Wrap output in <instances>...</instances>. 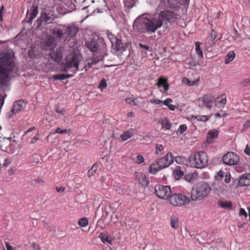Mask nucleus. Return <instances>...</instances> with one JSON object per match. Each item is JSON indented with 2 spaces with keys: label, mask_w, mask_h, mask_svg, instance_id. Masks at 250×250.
<instances>
[{
  "label": "nucleus",
  "mask_w": 250,
  "mask_h": 250,
  "mask_svg": "<svg viewBox=\"0 0 250 250\" xmlns=\"http://www.w3.org/2000/svg\"><path fill=\"white\" fill-rule=\"evenodd\" d=\"M133 133L131 130H128L124 132V133L120 135V138L122 141L124 142L130 139L133 136Z\"/></svg>",
  "instance_id": "obj_27"
},
{
  "label": "nucleus",
  "mask_w": 250,
  "mask_h": 250,
  "mask_svg": "<svg viewBox=\"0 0 250 250\" xmlns=\"http://www.w3.org/2000/svg\"><path fill=\"white\" fill-rule=\"evenodd\" d=\"M216 32L214 30H212L211 32L210 36L207 39V43L208 40V45H207L208 47L213 46L215 43L214 40L216 38Z\"/></svg>",
  "instance_id": "obj_26"
},
{
  "label": "nucleus",
  "mask_w": 250,
  "mask_h": 250,
  "mask_svg": "<svg viewBox=\"0 0 250 250\" xmlns=\"http://www.w3.org/2000/svg\"><path fill=\"white\" fill-rule=\"evenodd\" d=\"M173 174L177 179H179L183 176L184 172L181 170L180 167H177L173 171Z\"/></svg>",
  "instance_id": "obj_37"
},
{
  "label": "nucleus",
  "mask_w": 250,
  "mask_h": 250,
  "mask_svg": "<svg viewBox=\"0 0 250 250\" xmlns=\"http://www.w3.org/2000/svg\"><path fill=\"white\" fill-rule=\"evenodd\" d=\"M39 140V133H37V134L33 138L31 139V140L30 142V144H34Z\"/></svg>",
  "instance_id": "obj_49"
},
{
  "label": "nucleus",
  "mask_w": 250,
  "mask_h": 250,
  "mask_svg": "<svg viewBox=\"0 0 250 250\" xmlns=\"http://www.w3.org/2000/svg\"><path fill=\"white\" fill-rule=\"evenodd\" d=\"M188 161L192 167L202 168L207 166L208 163V157L205 152L200 151L191 155L188 158Z\"/></svg>",
  "instance_id": "obj_5"
},
{
  "label": "nucleus",
  "mask_w": 250,
  "mask_h": 250,
  "mask_svg": "<svg viewBox=\"0 0 250 250\" xmlns=\"http://www.w3.org/2000/svg\"><path fill=\"white\" fill-rule=\"evenodd\" d=\"M139 182L142 186H147L148 184V179L144 173H139L137 175Z\"/></svg>",
  "instance_id": "obj_25"
},
{
  "label": "nucleus",
  "mask_w": 250,
  "mask_h": 250,
  "mask_svg": "<svg viewBox=\"0 0 250 250\" xmlns=\"http://www.w3.org/2000/svg\"><path fill=\"white\" fill-rule=\"evenodd\" d=\"M210 187L204 182H200L194 185L191 190L190 198L192 201H201L210 192Z\"/></svg>",
  "instance_id": "obj_4"
},
{
  "label": "nucleus",
  "mask_w": 250,
  "mask_h": 250,
  "mask_svg": "<svg viewBox=\"0 0 250 250\" xmlns=\"http://www.w3.org/2000/svg\"><path fill=\"white\" fill-rule=\"evenodd\" d=\"M80 56L75 54H70L67 57L65 62L63 65L62 71L67 74H56L52 76L54 80H64L66 79L73 77L79 69Z\"/></svg>",
  "instance_id": "obj_3"
},
{
  "label": "nucleus",
  "mask_w": 250,
  "mask_h": 250,
  "mask_svg": "<svg viewBox=\"0 0 250 250\" xmlns=\"http://www.w3.org/2000/svg\"><path fill=\"white\" fill-rule=\"evenodd\" d=\"M170 226L174 229H177L179 227V219L174 215H172L170 219Z\"/></svg>",
  "instance_id": "obj_28"
},
{
  "label": "nucleus",
  "mask_w": 250,
  "mask_h": 250,
  "mask_svg": "<svg viewBox=\"0 0 250 250\" xmlns=\"http://www.w3.org/2000/svg\"><path fill=\"white\" fill-rule=\"evenodd\" d=\"M235 58V53L233 51H229L227 53V55L225 59V62L228 64L230 62L232 61Z\"/></svg>",
  "instance_id": "obj_32"
},
{
  "label": "nucleus",
  "mask_w": 250,
  "mask_h": 250,
  "mask_svg": "<svg viewBox=\"0 0 250 250\" xmlns=\"http://www.w3.org/2000/svg\"><path fill=\"white\" fill-rule=\"evenodd\" d=\"M149 102L151 104H158L160 103H162V101H161L158 99H152L149 100Z\"/></svg>",
  "instance_id": "obj_53"
},
{
  "label": "nucleus",
  "mask_w": 250,
  "mask_h": 250,
  "mask_svg": "<svg viewBox=\"0 0 250 250\" xmlns=\"http://www.w3.org/2000/svg\"><path fill=\"white\" fill-rule=\"evenodd\" d=\"M218 204L222 208L229 209H232V203L230 201H219Z\"/></svg>",
  "instance_id": "obj_30"
},
{
  "label": "nucleus",
  "mask_w": 250,
  "mask_h": 250,
  "mask_svg": "<svg viewBox=\"0 0 250 250\" xmlns=\"http://www.w3.org/2000/svg\"><path fill=\"white\" fill-rule=\"evenodd\" d=\"M187 1V0H161V2L164 4L165 7L176 8L182 3Z\"/></svg>",
  "instance_id": "obj_12"
},
{
  "label": "nucleus",
  "mask_w": 250,
  "mask_h": 250,
  "mask_svg": "<svg viewBox=\"0 0 250 250\" xmlns=\"http://www.w3.org/2000/svg\"><path fill=\"white\" fill-rule=\"evenodd\" d=\"M218 134L219 131L215 129L209 131L207 135L206 141L209 144L213 143L215 140L217 139Z\"/></svg>",
  "instance_id": "obj_18"
},
{
  "label": "nucleus",
  "mask_w": 250,
  "mask_h": 250,
  "mask_svg": "<svg viewBox=\"0 0 250 250\" xmlns=\"http://www.w3.org/2000/svg\"><path fill=\"white\" fill-rule=\"evenodd\" d=\"M157 165L160 169H163L169 166L174 162V157L171 152H168L167 155L157 160Z\"/></svg>",
  "instance_id": "obj_10"
},
{
  "label": "nucleus",
  "mask_w": 250,
  "mask_h": 250,
  "mask_svg": "<svg viewBox=\"0 0 250 250\" xmlns=\"http://www.w3.org/2000/svg\"><path fill=\"white\" fill-rule=\"evenodd\" d=\"M87 48L92 52H97L99 48V45L96 41L91 40L86 43Z\"/></svg>",
  "instance_id": "obj_23"
},
{
  "label": "nucleus",
  "mask_w": 250,
  "mask_h": 250,
  "mask_svg": "<svg viewBox=\"0 0 250 250\" xmlns=\"http://www.w3.org/2000/svg\"><path fill=\"white\" fill-rule=\"evenodd\" d=\"M107 84L106 80L104 79H102V80L100 81L99 87L100 88H104L106 87Z\"/></svg>",
  "instance_id": "obj_48"
},
{
  "label": "nucleus",
  "mask_w": 250,
  "mask_h": 250,
  "mask_svg": "<svg viewBox=\"0 0 250 250\" xmlns=\"http://www.w3.org/2000/svg\"><path fill=\"white\" fill-rule=\"evenodd\" d=\"M139 45L141 48V51L142 53L145 52L146 54V52H145V51H147V50L151 51V50L150 49V46L147 45H145V44H143L142 43H139Z\"/></svg>",
  "instance_id": "obj_43"
},
{
  "label": "nucleus",
  "mask_w": 250,
  "mask_h": 250,
  "mask_svg": "<svg viewBox=\"0 0 250 250\" xmlns=\"http://www.w3.org/2000/svg\"><path fill=\"white\" fill-rule=\"evenodd\" d=\"M174 160L178 164L180 165H186L188 163V160L187 158L182 156H178L174 158Z\"/></svg>",
  "instance_id": "obj_31"
},
{
  "label": "nucleus",
  "mask_w": 250,
  "mask_h": 250,
  "mask_svg": "<svg viewBox=\"0 0 250 250\" xmlns=\"http://www.w3.org/2000/svg\"><path fill=\"white\" fill-rule=\"evenodd\" d=\"M98 166L97 164H94L91 168L88 170L87 172V175L88 177H91L96 172Z\"/></svg>",
  "instance_id": "obj_40"
},
{
  "label": "nucleus",
  "mask_w": 250,
  "mask_h": 250,
  "mask_svg": "<svg viewBox=\"0 0 250 250\" xmlns=\"http://www.w3.org/2000/svg\"><path fill=\"white\" fill-rule=\"evenodd\" d=\"M56 189L58 192H62L65 190V188L63 187H56Z\"/></svg>",
  "instance_id": "obj_61"
},
{
  "label": "nucleus",
  "mask_w": 250,
  "mask_h": 250,
  "mask_svg": "<svg viewBox=\"0 0 250 250\" xmlns=\"http://www.w3.org/2000/svg\"><path fill=\"white\" fill-rule=\"evenodd\" d=\"M239 214L240 216L244 215L245 217H247V213L244 208H241Z\"/></svg>",
  "instance_id": "obj_55"
},
{
  "label": "nucleus",
  "mask_w": 250,
  "mask_h": 250,
  "mask_svg": "<svg viewBox=\"0 0 250 250\" xmlns=\"http://www.w3.org/2000/svg\"><path fill=\"white\" fill-rule=\"evenodd\" d=\"M65 37L66 38H73L76 36V34L79 30L78 26L72 24L69 26H64Z\"/></svg>",
  "instance_id": "obj_11"
},
{
  "label": "nucleus",
  "mask_w": 250,
  "mask_h": 250,
  "mask_svg": "<svg viewBox=\"0 0 250 250\" xmlns=\"http://www.w3.org/2000/svg\"><path fill=\"white\" fill-rule=\"evenodd\" d=\"M5 246L7 250H15V249L10 246L7 242L5 243Z\"/></svg>",
  "instance_id": "obj_62"
},
{
  "label": "nucleus",
  "mask_w": 250,
  "mask_h": 250,
  "mask_svg": "<svg viewBox=\"0 0 250 250\" xmlns=\"http://www.w3.org/2000/svg\"><path fill=\"white\" fill-rule=\"evenodd\" d=\"M15 66L14 54L4 53L0 57V90L7 88L9 72Z\"/></svg>",
  "instance_id": "obj_2"
},
{
  "label": "nucleus",
  "mask_w": 250,
  "mask_h": 250,
  "mask_svg": "<svg viewBox=\"0 0 250 250\" xmlns=\"http://www.w3.org/2000/svg\"><path fill=\"white\" fill-rule=\"evenodd\" d=\"M70 132L69 129H62L60 127H57L55 131V133H60V134H63V133H67Z\"/></svg>",
  "instance_id": "obj_46"
},
{
  "label": "nucleus",
  "mask_w": 250,
  "mask_h": 250,
  "mask_svg": "<svg viewBox=\"0 0 250 250\" xmlns=\"http://www.w3.org/2000/svg\"><path fill=\"white\" fill-rule=\"evenodd\" d=\"M78 225L82 228L86 227L88 224V221L86 217H83L79 220Z\"/></svg>",
  "instance_id": "obj_38"
},
{
  "label": "nucleus",
  "mask_w": 250,
  "mask_h": 250,
  "mask_svg": "<svg viewBox=\"0 0 250 250\" xmlns=\"http://www.w3.org/2000/svg\"><path fill=\"white\" fill-rule=\"evenodd\" d=\"M156 195L159 198L167 199L171 193V188L169 186L161 185H156L155 187Z\"/></svg>",
  "instance_id": "obj_7"
},
{
  "label": "nucleus",
  "mask_w": 250,
  "mask_h": 250,
  "mask_svg": "<svg viewBox=\"0 0 250 250\" xmlns=\"http://www.w3.org/2000/svg\"><path fill=\"white\" fill-rule=\"evenodd\" d=\"M31 12H30V21H32L37 16L38 14V7L37 6H33L30 9Z\"/></svg>",
  "instance_id": "obj_35"
},
{
  "label": "nucleus",
  "mask_w": 250,
  "mask_h": 250,
  "mask_svg": "<svg viewBox=\"0 0 250 250\" xmlns=\"http://www.w3.org/2000/svg\"><path fill=\"white\" fill-rule=\"evenodd\" d=\"M136 0H124L125 5L128 8H132L135 4Z\"/></svg>",
  "instance_id": "obj_41"
},
{
  "label": "nucleus",
  "mask_w": 250,
  "mask_h": 250,
  "mask_svg": "<svg viewBox=\"0 0 250 250\" xmlns=\"http://www.w3.org/2000/svg\"><path fill=\"white\" fill-rule=\"evenodd\" d=\"M211 117L210 116H207V115H192L191 116V119H196L198 121L200 122H206L208 121Z\"/></svg>",
  "instance_id": "obj_29"
},
{
  "label": "nucleus",
  "mask_w": 250,
  "mask_h": 250,
  "mask_svg": "<svg viewBox=\"0 0 250 250\" xmlns=\"http://www.w3.org/2000/svg\"><path fill=\"white\" fill-rule=\"evenodd\" d=\"M111 45L113 49L116 51H124L125 50V45L120 38H118L117 40Z\"/></svg>",
  "instance_id": "obj_16"
},
{
  "label": "nucleus",
  "mask_w": 250,
  "mask_h": 250,
  "mask_svg": "<svg viewBox=\"0 0 250 250\" xmlns=\"http://www.w3.org/2000/svg\"><path fill=\"white\" fill-rule=\"evenodd\" d=\"M101 60L102 57L101 56H94L89 59L87 60V64L85 65L83 67L85 69V71H86L88 70L90 68L92 67L93 65L97 64Z\"/></svg>",
  "instance_id": "obj_17"
},
{
  "label": "nucleus",
  "mask_w": 250,
  "mask_h": 250,
  "mask_svg": "<svg viewBox=\"0 0 250 250\" xmlns=\"http://www.w3.org/2000/svg\"><path fill=\"white\" fill-rule=\"evenodd\" d=\"M144 159L142 155H139L136 157V162L139 164L143 163Z\"/></svg>",
  "instance_id": "obj_50"
},
{
  "label": "nucleus",
  "mask_w": 250,
  "mask_h": 250,
  "mask_svg": "<svg viewBox=\"0 0 250 250\" xmlns=\"http://www.w3.org/2000/svg\"><path fill=\"white\" fill-rule=\"evenodd\" d=\"M107 38L108 40L110 41L111 44H113V43H114V42H115L118 39V38L116 36L111 33L107 34Z\"/></svg>",
  "instance_id": "obj_44"
},
{
  "label": "nucleus",
  "mask_w": 250,
  "mask_h": 250,
  "mask_svg": "<svg viewBox=\"0 0 250 250\" xmlns=\"http://www.w3.org/2000/svg\"><path fill=\"white\" fill-rule=\"evenodd\" d=\"M4 6L2 5L0 9V21H2L3 20V15L4 14Z\"/></svg>",
  "instance_id": "obj_54"
},
{
  "label": "nucleus",
  "mask_w": 250,
  "mask_h": 250,
  "mask_svg": "<svg viewBox=\"0 0 250 250\" xmlns=\"http://www.w3.org/2000/svg\"><path fill=\"white\" fill-rule=\"evenodd\" d=\"M214 101V97L213 96L210 94H206L197 100V104L201 108L206 107L208 109H210L213 105Z\"/></svg>",
  "instance_id": "obj_9"
},
{
  "label": "nucleus",
  "mask_w": 250,
  "mask_h": 250,
  "mask_svg": "<svg viewBox=\"0 0 250 250\" xmlns=\"http://www.w3.org/2000/svg\"><path fill=\"white\" fill-rule=\"evenodd\" d=\"M51 58L56 62H60L62 58V55L59 52H54L51 54Z\"/></svg>",
  "instance_id": "obj_33"
},
{
  "label": "nucleus",
  "mask_w": 250,
  "mask_h": 250,
  "mask_svg": "<svg viewBox=\"0 0 250 250\" xmlns=\"http://www.w3.org/2000/svg\"><path fill=\"white\" fill-rule=\"evenodd\" d=\"M169 201L173 206L182 207L188 204L190 199L181 193H175L169 196Z\"/></svg>",
  "instance_id": "obj_6"
},
{
  "label": "nucleus",
  "mask_w": 250,
  "mask_h": 250,
  "mask_svg": "<svg viewBox=\"0 0 250 250\" xmlns=\"http://www.w3.org/2000/svg\"><path fill=\"white\" fill-rule=\"evenodd\" d=\"M155 153L158 155H162L163 153L164 148L161 144H157L155 147Z\"/></svg>",
  "instance_id": "obj_39"
},
{
  "label": "nucleus",
  "mask_w": 250,
  "mask_h": 250,
  "mask_svg": "<svg viewBox=\"0 0 250 250\" xmlns=\"http://www.w3.org/2000/svg\"><path fill=\"white\" fill-rule=\"evenodd\" d=\"M244 128H248L250 127V120L247 121L243 125Z\"/></svg>",
  "instance_id": "obj_60"
},
{
  "label": "nucleus",
  "mask_w": 250,
  "mask_h": 250,
  "mask_svg": "<svg viewBox=\"0 0 250 250\" xmlns=\"http://www.w3.org/2000/svg\"><path fill=\"white\" fill-rule=\"evenodd\" d=\"M26 105L25 103L23 100H19L14 103L13 106V112L17 113L22 110Z\"/></svg>",
  "instance_id": "obj_20"
},
{
  "label": "nucleus",
  "mask_w": 250,
  "mask_h": 250,
  "mask_svg": "<svg viewBox=\"0 0 250 250\" xmlns=\"http://www.w3.org/2000/svg\"><path fill=\"white\" fill-rule=\"evenodd\" d=\"M187 129V126L186 124H183L180 125L178 131L180 134H182Z\"/></svg>",
  "instance_id": "obj_45"
},
{
  "label": "nucleus",
  "mask_w": 250,
  "mask_h": 250,
  "mask_svg": "<svg viewBox=\"0 0 250 250\" xmlns=\"http://www.w3.org/2000/svg\"><path fill=\"white\" fill-rule=\"evenodd\" d=\"M159 123L162 125V128L165 130H168L171 126V124L169 120L165 117L159 119Z\"/></svg>",
  "instance_id": "obj_22"
},
{
  "label": "nucleus",
  "mask_w": 250,
  "mask_h": 250,
  "mask_svg": "<svg viewBox=\"0 0 250 250\" xmlns=\"http://www.w3.org/2000/svg\"><path fill=\"white\" fill-rule=\"evenodd\" d=\"M244 152L246 154L250 155V147H249L248 145L247 146Z\"/></svg>",
  "instance_id": "obj_64"
},
{
  "label": "nucleus",
  "mask_w": 250,
  "mask_h": 250,
  "mask_svg": "<svg viewBox=\"0 0 250 250\" xmlns=\"http://www.w3.org/2000/svg\"><path fill=\"white\" fill-rule=\"evenodd\" d=\"M195 50H199L200 49H201V47H200V45L201 44V42H195Z\"/></svg>",
  "instance_id": "obj_63"
},
{
  "label": "nucleus",
  "mask_w": 250,
  "mask_h": 250,
  "mask_svg": "<svg viewBox=\"0 0 250 250\" xmlns=\"http://www.w3.org/2000/svg\"><path fill=\"white\" fill-rule=\"evenodd\" d=\"M231 180V176L230 174L229 173H226L225 175V182L226 183H229Z\"/></svg>",
  "instance_id": "obj_51"
},
{
  "label": "nucleus",
  "mask_w": 250,
  "mask_h": 250,
  "mask_svg": "<svg viewBox=\"0 0 250 250\" xmlns=\"http://www.w3.org/2000/svg\"><path fill=\"white\" fill-rule=\"evenodd\" d=\"M125 101L127 104L132 106H137L138 104V99L137 98H127L125 99Z\"/></svg>",
  "instance_id": "obj_36"
},
{
  "label": "nucleus",
  "mask_w": 250,
  "mask_h": 250,
  "mask_svg": "<svg viewBox=\"0 0 250 250\" xmlns=\"http://www.w3.org/2000/svg\"><path fill=\"white\" fill-rule=\"evenodd\" d=\"M4 102V99L3 96L0 94V109L2 107Z\"/></svg>",
  "instance_id": "obj_59"
},
{
  "label": "nucleus",
  "mask_w": 250,
  "mask_h": 250,
  "mask_svg": "<svg viewBox=\"0 0 250 250\" xmlns=\"http://www.w3.org/2000/svg\"><path fill=\"white\" fill-rule=\"evenodd\" d=\"M180 18L177 14L168 10L161 11L158 18L145 17H138L135 20L133 27L135 31L140 33L152 34L160 28L162 24V20L169 23L176 22Z\"/></svg>",
  "instance_id": "obj_1"
},
{
  "label": "nucleus",
  "mask_w": 250,
  "mask_h": 250,
  "mask_svg": "<svg viewBox=\"0 0 250 250\" xmlns=\"http://www.w3.org/2000/svg\"><path fill=\"white\" fill-rule=\"evenodd\" d=\"M238 184L240 187L250 186V174L245 173L240 176Z\"/></svg>",
  "instance_id": "obj_15"
},
{
  "label": "nucleus",
  "mask_w": 250,
  "mask_h": 250,
  "mask_svg": "<svg viewBox=\"0 0 250 250\" xmlns=\"http://www.w3.org/2000/svg\"><path fill=\"white\" fill-rule=\"evenodd\" d=\"M183 82L189 86L193 85L197 83H195L194 81H190L188 78H186L183 79Z\"/></svg>",
  "instance_id": "obj_47"
},
{
  "label": "nucleus",
  "mask_w": 250,
  "mask_h": 250,
  "mask_svg": "<svg viewBox=\"0 0 250 250\" xmlns=\"http://www.w3.org/2000/svg\"><path fill=\"white\" fill-rule=\"evenodd\" d=\"M156 85L158 88L163 87L162 89L160 90L163 93L167 92L169 88L167 79L162 77L158 78Z\"/></svg>",
  "instance_id": "obj_14"
},
{
  "label": "nucleus",
  "mask_w": 250,
  "mask_h": 250,
  "mask_svg": "<svg viewBox=\"0 0 250 250\" xmlns=\"http://www.w3.org/2000/svg\"><path fill=\"white\" fill-rule=\"evenodd\" d=\"M99 237L103 243L107 242L109 244H111L112 240L109 239L107 236L100 233Z\"/></svg>",
  "instance_id": "obj_42"
},
{
  "label": "nucleus",
  "mask_w": 250,
  "mask_h": 250,
  "mask_svg": "<svg viewBox=\"0 0 250 250\" xmlns=\"http://www.w3.org/2000/svg\"><path fill=\"white\" fill-rule=\"evenodd\" d=\"M55 46V40L52 37H49L45 42L44 48L46 50H52Z\"/></svg>",
  "instance_id": "obj_24"
},
{
  "label": "nucleus",
  "mask_w": 250,
  "mask_h": 250,
  "mask_svg": "<svg viewBox=\"0 0 250 250\" xmlns=\"http://www.w3.org/2000/svg\"><path fill=\"white\" fill-rule=\"evenodd\" d=\"M198 63L194 61H191L188 62V65L190 66H196L198 65Z\"/></svg>",
  "instance_id": "obj_58"
},
{
  "label": "nucleus",
  "mask_w": 250,
  "mask_h": 250,
  "mask_svg": "<svg viewBox=\"0 0 250 250\" xmlns=\"http://www.w3.org/2000/svg\"><path fill=\"white\" fill-rule=\"evenodd\" d=\"M171 102H172V100L170 98H167L164 101H162L163 104L167 106H168Z\"/></svg>",
  "instance_id": "obj_52"
},
{
  "label": "nucleus",
  "mask_w": 250,
  "mask_h": 250,
  "mask_svg": "<svg viewBox=\"0 0 250 250\" xmlns=\"http://www.w3.org/2000/svg\"><path fill=\"white\" fill-rule=\"evenodd\" d=\"M227 103V96L225 94H222L220 97L216 99L215 105L218 107H224Z\"/></svg>",
  "instance_id": "obj_21"
},
{
  "label": "nucleus",
  "mask_w": 250,
  "mask_h": 250,
  "mask_svg": "<svg viewBox=\"0 0 250 250\" xmlns=\"http://www.w3.org/2000/svg\"><path fill=\"white\" fill-rule=\"evenodd\" d=\"M149 173L155 174H156L159 170H161L159 167V166L157 165V162L156 163L152 164L149 166Z\"/></svg>",
  "instance_id": "obj_34"
},
{
  "label": "nucleus",
  "mask_w": 250,
  "mask_h": 250,
  "mask_svg": "<svg viewBox=\"0 0 250 250\" xmlns=\"http://www.w3.org/2000/svg\"><path fill=\"white\" fill-rule=\"evenodd\" d=\"M64 31V26L59 25L53 29L52 34L55 37L60 39L63 36L65 37Z\"/></svg>",
  "instance_id": "obj_19"
},
{
  "label": "nucleus",
  "mask_w": 250,
  "mask_h": 250,
  "mask_svg": "<svg viewBox=\"0 0 250 250\" xmlns=\"http://www.w3.org/2000/svg\"><path fill=\"white\" fill-rule=\"evenodd\" d=\"M195 51H196V54L198 55V56L199 57H201V58L203 57V51H202L201 48L199 50H197Z\"/></svg>",
  "instance_id": "obj_57"
},
{
  "label": "nucleus",
  "mask_w": 250,
  "mask_h": 250,
  "mask_svg": "<svg viewBox=\"0 0 250 250\" xmlns=\"http://www.w3.org/2000/svg\"><path fill=\"white\" fill-rule=\"evenodd\" d=\"M222 161L226 165H238L239 161V157L234 152H229L223 156Z\"/></svg>",
  "instance_id": "obj_8"
},
{
  "label": "nucleus",
  "mask_w": 250,
  "mask_h": 250,
  "mask_svg": "<svg viewBox=\"0 0 250 250\" xmlns=\"http://www.w3.org/2000/svg\"><path fill=\"white\" fill-rule=\"evenodd\" d=\"M53 18L50 16L49 13L46 12L42 13L39 19L38 20V24L42 25V24H45L46 23H50L53 21Z\"/></svg>",
  "instance_id": "obj_13"
},
{
  "label": "nucleus",
  "mask_w": 250,
  "mask_h": 250,
  "mask_svg": "<svg viewBox=\"0 0 250 250\" xmlns=\"http://www.w3.org/2000/svg\"><path fill=\"white\" fill-rule=\"evenodd\" d=\"M242 84L244 86L250 85V78H248V79H246L245 80H244L242 83Z\"/></svg>",
  "instance_id": "obj_56"
}]
</instances>
